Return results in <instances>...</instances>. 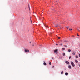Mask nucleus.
<instances>
[{"label":"nucleus","instance_id":"obj_18","mask_svg":"<svg viewBox=\"0 0 80 80\" xmlns=\"http://www.w3.org/2000/svg\"><path fill=\"white\" fill-rule=\"evenodd\" d=\"M63 71H62L61 74H63Z\"/></svg>","mask_w":80,"mask_h":80},{"label":"nucleus","instance_id":"obj_23","mask_svg":"<svg viewBox=\"0 0 80 80\" xmlns=\"http://www.w3.org/2000/svg\"><path fill=\"white\" fill-rule=\"evenodd\" d=\"M64 42H68V41H64Z\"/></svg>","mask_w":80,"mask_h":80},{"label":"nucleus","instance_id":"obj_16","mask_svg":"<svg viewBox=\"0 0 80 80\" xmlns=\"http://www.w3.org/2000/svg\"><path fill=\"white\" fill-rule=\"evenodd\" d=\"M68 52H71V50H70V49H69L68 50Z\"/></svg>","mask_w":80,"mask_h":80},{"label":"nucleus","instance_id":"obj_29","mask_svg":"<svg viewBox=\"0 0 80 80\" xmlns=\"http://www.w3.org/2000/svg\"><path fill=\"white\" fill-rule=\"evenodd\" d=\"M52 59H53V57H52Z\"/></svg>","mask_w":80,"mask_h":80},{"label":"nucleus","instance_id":"obj_12","mask_svg":"<svg viewBox=\"0 0 80 80\" xmlns=\"http://www.w3.org/2000/svg\"><path fill=\"white\" fill-rule=\"evenodd\" d=\"M72 55H75V52H73L72 53Z\"/></svg>","mask_w":80,"mask_h":80},{"label":"nucleus","instance_id":"obj_25","mask_svg":"<svg viewBox=\"0 0 80 80\" xmlns=\"http://www.w3.org/2000/svg\"><path fill=\"white\" fill-rule=\"evenodd\" d=\"M49 64L50 65H51V62H49Z\"/></svg>","mask_w":80,"mask_h":80},{"label":"nucleus","instance_id":"obj_32","mask_svg":"<svg viewBox=\"0 0 80 80\" xmlns=\"http://www.w3.org/2000/svg\"><path fill=\"white\" fill-rule=\"evenodd\" d=\"M73 37H74V36H73Z\"/></svg>","mask_w":80,"mask_h":80},{"label":"nucleus","instance_id":"obj_13","mask_svg":"<svg viewBox=\"0 0 80 80\" xmlns=\"http://www.w3.org/2000/svg\"><path fill=\"white\" fill-rule=\"evenodd\" d=\"M30 4H29V5H28V7H29V10H30V5H29Z\"/></svg>","mask_w":80,"mask_h":80},{"label":"nucleus","instance_id":"obj_31","mask_svg":"<svg viewBox=\"0 0 80 80\" xmlns=\"http://www.w3.org/2000/svg\"><path fill=\"white\" fill-rule=\"evenodd\" d=\"M56 45H58V44H56Z\"/></svg>","mask_w":80,"mask_h":80},{"label":"nucleus","instance_id":"obj_21","mask_svg":"<svg viewBox=\"0 0 80 80\" xmlns=\"http://www.w3.org/2000/svg\"><path fill=\"white\" fill-rule=\"evenodd\" d=\"M71 56H70L69 58V59H70V58H71Z\"/></svg>","mask_w":80,"mask_h":80},{"label":"nucleus","instance_id":"obj_20","mask_svg":"<svg viewBox=\"0 0 80 80\" xmlns=\"http://www.w3.org/2000/svg\"><path fill=\"white\" fill-rule=\"evenodd\" d=\"M76 58H78V56H76Z\"/></svg>","mask_w":80,"mask_h":80},{"label":"nucleus","instance_id":"obj_10","mask_svg":"<svg viewBox=\"0 0 80 80\" xmlns=\"http://www.w3.org/2000/svg\"><path fill=\"white\" fill-rule=\"evenodd\" d=\"M68 72H66L65 73V75H68Z\"/></svg>","mask_w":80,"mask_h":80},{"label":"nucleus","instance_id":"obj_6","mask_svg":"<svg viewBox=\"0 0 80 80\" xmlns=\"http://www.w3.org/2000/svg\"><path fill=\"white\" fill-rule=\"evenodd\" d=\"M44 63H43V65H47V63H46V62H45V61H44Z\"/></svg>","mask_w":80,"mask_h":80},{"label":"nucleus","instance_id":"obj_30","mask_svg":"<svg viewBox=\"0 0 80 80\" xmlns=\"http://www.w3.org/2000/svg\"><path fill=\"white\" fill-rule=\"evenodd\" d=\"M29 43H31V42H29Z\"/></svg>","mask_w":80,"mask_h":80},{"label":"nucleus","instance_id":"obj_7","mask_svg":"<svg viewBox=\"0 0 80 80\" xmlns=\"http://www.w3.org/2000/svg\"><path fill=\"white\" fill-rule=\"evenodd\" d=\"M75 62L77 64L78 63V61H77V60H75Z\"/></svg>","mask_w":80,"mask_h":80},{"label":"nucleus","instance_id":"obj_14","mask_svg":"<svg viewBox=\"0 0 80 80\" xmlns=\"http://www.w3.org/2000/svg\"><path fill=\"white\" fill-rule=\"evenodd\" d=\"M63 56H65V53H63Z\"/></svg>","mask_w":80,"mask_h":80},{"label":"nucleus","instance_id":"obj_15","mask_svg":"<svg viewBox=\"0 0 80 80\" xmlns=\"http://www.w3.org/2000/svg\"><path fill=\"white\" fill-rule=\"evenodd\" d=\"M66 28H68V27H69L68 26H66Z\"/></svg>","mask_w":80,"mask_h":80},{"label":"nucleus","instance_id":"obj_2","mask_svg":"<svg viewBox=\"0 0 80 80\" xmlns=\"http://www.w3.org/2000/svg\"><path fill=\"white\" fill-rule=\"evenodd\" d=\"M71 64L72 65V67H75V64H74V63L73 62H71Z\"/></svg>","mask_w":80,"mask_h":80},{"label":"nucleus","instance_id":"obj_17","mask_svg":"<svg viewBox=\"0 0 80 80\" xmlns=\"http://www.w3.org/2000/svg\"><path fill=\"white\" fill-rule=\"evenodd\" d=\"M64 47H65L66 48H67V46L66 45H64Z\"/></svg>","mask_w":80,"mask_h":80},{"label":"nucleus","instance_id":"obj_8","mask_svg":"<svg viewBox=\"0 0 80 80\" xmlns=\"http://www.w3.org/2000/svg\"><path fill=\"white\" fill-rule=\"evenodd\" d=\"M78 30L79 31H80V28L79 27L77 28Z\"/></svg>","mask_w":80,"mask_h":80},{"label":"nucleus","instance_id":"obj_27","mask_svg":"<svg viewBox=\"0 0 80 80\" xmlns=\"http://www.w3.org/2000/svg\"><path fill=\"white\" fill-rule=\"evenodd\" d=\"M77 35L78 36H80V35H78V34H77Z\"/></svg>","mask_w":80,"mask_h":80},{"label":"nucleus","instance_id":"obj_28","mask_svg":"<svg viewBox=\"0 0 80 80\" xmlns=\"http://www.w3.org/2000/svg\"><path fill=\"white\" fill-rule=\"evenodd\" d=\"M79 57H80V54H79Z\"/></svg>","mask_w":80,"mask_h":80},{"label":"nucleus","instance_id":"obj_1","mask_svg":"<svg viewBox=\"0 0 80 80\" xmlns=\"http://www.w3.org/2000/svg\"><path fill=\"white\" fill-rule=\"evenodd\" d=\"M54 52L56 53V54H58V49H56L54 50Z\"/></svg>","mask_w":80,"mask_h":80},{"label":"nucleus","instance_id":"obj_11","mask_svg":"<svg viewBox=\"0 0 80 80\" xmlns=\"http://www.w3.org/2000/svg\"><path fill=\"white\" fill-rule=\"evenodd\" d=\"M62 50H65V48H62Z\"/></svg>","mask_w":80,"mask_h":80},{"label":"nucleus","instance_id":"obj_26","mask_svg":"<svg viewBox=\"0 0 80 80\" xmlns=\"http://www.w3.org/2000/svg\"><path fill=\"white\" fill-rule=\"evenodd\" d=\"M30 20L31 22V23L32 24V19H31V18H30Z\"/></svg>","mask_w":80,"mask_h":80},{"label":"nucleus","instance_id":"obj_19","mask_svg":"<svg viewBox=\"0 0 80 80\" xmlns=\"http://www.w3.org/2000/svg\"><path fill=\"white\" fill-rule=\"evenodd\" d=\"M59 45H60V46H62V44H59Z\"/></svg>","mask_w":80,"mask_h":80},{"label":"nucleus","instance_id":"obj_3","mask_svg":"<svg viewBox=\"0 0 80 80\" xmlns=\"http://www.w3.org/2000/svg\"><path fill=\"white\" fill-rule=\"evenodd\" d=\"M65 63H67V64H68V65L70 64V63L68 61H66Z\"/></svg>","mask_w":80,"mask_h":80},{"label":"nucleus","instance_id":"obj_5","mask_svg":"<svg viewBox=\"0 0 80 80\" xmlns=\"http://www.w3.org/2000/svg\"><path fill=\"white\" fill-rule=\"evenodd\" d=\"M68 68H69L70 69H71V68H72V67L70 65L68 66Z\"/></svg>","mask_w":80,"mask_h":80},{"label":"nucleus","instance_id":"obj_22","mask_svg":"<svg viewBox=\"0 0 80 80\" xmlns=\"http://www.w3.org/2000/svg\"><path fill=\"white\" fill-rule=\"evenodd\" d=\"M58 39H60V37H58Z\"/></svg>","mask_w":80,"mask_h":80},{"label":"nucleus","instance_id":"obj_34","mask_svg":"<svg viewBox=\"0 0 80 80\" xmlns=\"http://www.w3.org/2000/svg\"><path fill=\"white\" fill-rule=\"evenodd\" d=\"M28 32H30V31L28 30Z\"/></svg>","mask_w":80,"mask_h":80},{"label":"nucleus","instance_id":"obj_4","mask_svg":"<svg viewBox=\"0 0 80 80\" xmlns=\"http://www.w3.org/2000/svg\"><path fill=\"white\" fill-rule=\"evenodd\" d=\"M25 52H29V50H27L26 49H25Z\"/></svg>","mask_w":80,"mask_h":80},{"label":"nucleus","instance_id":"obj_33","mask_svg":"<svg viewBox=\"0 0 80 80\" xmlns=\"http://www.w3.org/2000/svg\"><path fill=\"white\" fill-rule=\"evenodd\" d=\"M53 67H54V66H53Z\"/></svg>","mask_w":80,"mask_h":80},{"label":"nucleus","instance_id":"obj_24","mask_svg":"<svg viewBox=\"0 0 80 80\" xmlns=\"http://www.w3.org/2000/svg\"><path fill=\"white\" fill-rule=\"evenodd\" d=\"M69 30H72V29H69Z\"/></svg>","mask_w":80,"mask_h":80},{"label":"nucleus","instance_id":"obj_9","mask_svg":"<svg viewBox=\"0 0 80 80\" xmlns=\"http://www.w3.org/2000/svg\"><path fill=\"white\" fill-rule=\"evenodd\" d=\"M58 26V24H57L55 26V27H57Z\"/></svg>","mask_w":80,"mask_h":80}]
</instances>
